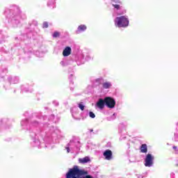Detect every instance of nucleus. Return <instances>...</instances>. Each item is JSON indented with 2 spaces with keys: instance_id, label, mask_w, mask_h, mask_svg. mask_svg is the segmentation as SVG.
<instances>
[{
  "instance_id": "obj_12",
  "label": "nucleus",
  "mask_w": 178,
  "mask_h": 178,
  "mask_svg": "<svg viewBox=\"0 0 178 178\" xmlns=\"http://www.w3.org/2000/svg\"><path fill=\"white\" fill-rule=\"evenodd\" d=\"M140 152H142V154H147V152H148V147H147V144H143L140 146Z\"/></svg>"
},
{
  "instance_id": "obj_33",
  "label": "nucleus",
  "mask_w": 178,
  "mask_h": 178,
  "mask_svg": "<svg viewBox=\"0 0 178 178\" xmlns=\"http://www.w3.org/2000/svg\"><path fill=\"white\" fill-rule=\"evenodd\" d=\"M51 120H54V118H55V115H51Z\"/></svg>"
},
{
  "instance_id": "obj_20",
  "label": "nucleus",
  "mask_w": 178,
  "mask_h": 178,
  "mask_svg": "<svg viewBox=\"0 0 178 178\" xmlns=\"http://www.w3.org/2000/svg\"><path fill=\"white\" fill-rule=\"evenodd\" d=\"M89 116L90 118H91L92 119H95V114L94 113H92V111L89 112Z\"/></svg>"
},
{
  "instance_id": "obj_30",
  "label": "nucleus",
  "mask_w": 178,
  "mask_h": 178,
  "mask_svg": "<svg viewBox=\"0 0 178 178\" xmlns=\"http://www.w3.org/2000/svg\"><path fill=\"white\" fill-rule=\"evenodd\" d=\"M170 177H171V178H175V173H174V172H172V173L170 174Z\"/></svg>"
},
{
  "instance_id": "obj_24",
  "label": "nucleus",
  "mask_w": 178,
  "mask_h": 178,
  "mask_svg": "<svg viewBox=\"0 0 178 178\" xmlns=\"http://www.w3.org/2000/svg\"><path fill=\"white\" fill-rule=\"evenodd\" d=\"M114 119H116V113L113 114L111 118L108 119V120H113Z\"/></svg>"
},
{
  "instance_id": "obj_17",
  "label": "nucleus",
  "mask_w": 178,
  "mask_h": 178,
  "mask_svg": "<svg viewBox=\"0 0 178 178\" xmlns=\"http://www.w3.org/2000/svg\"><path fill=\"white\" fill-rule=\"evenodd\" d=\"M48 6H52V8L55 7V1H50L47 3Z\"/></svg>"
},
{
  "instance_id": "obj_23",
  "label": "nucleus",
  "mask_w": 178,
  "mask_h": 178,
  "mask_svg": "<svg viewBox=\"0 0 178 178\" xmlns=\"http://www.w3.org/2000/svg\"><path fill=\"white\" fill-rule=\"evenodd\" d=\"M91 59H92V56H91L90 55H87L86 56V60H91Z\"/></svg>"
},
{
  "instance_id": "obj_32",
  "label": "nucleus",
  "mask_w": 178,
  "mask_h": 178,
  "mask_svg": "<svg viewBox=\"0 0 178 178\" xmlns=\"http://www.w3.org/2000/svg\"><path fill=\"white\" fill-rule=\"evenodd\" d=\"M54 104L56 105H59V103L58 102H54Z\"/></svg>"
},
{
  "instance_id": "obj_11",
  "label": "nucleus",
  "mask_w": 178,
  "mask_h": 178,
  "mask_svg": "<svg viewBox=\"0 0 178 178\" xmlns=\"http://www.w3.org/2000/svg\"><path fill=\"white\" fill-rule=\"evenodd\" d=\"M90 157H88V156H86L82 159H79V163H82V164L88 163V162H90Z\"/></svg>"
},
{
  "instance_id": "obj_9",
  "label": "nucleus",
  "mask_w": 178,
  "mask_h": 178,
  "mask_svg": "<svg viewBox=\"0 0 178 178\" xmlns=\"http://www.w3.org/2000/svg\"><path fill=\"white\" fill-rule=\"evenodd\" d=\"M87 30V26L85 24L79 25L76 31V34H80V33H84Z\"/></svg>"
},
{
  "instance_id": "obj_22",
  "label": "nucleus",
  "mask_w": 178,
  "mask_h": 178,
  "mask_svg": "<svg viewBox=\"0 0 178 178\" xmlns=\"http://www.w3.org/2000/svg\"><path fill=\"white\" fill-rule=\"evenodd\" d=\"M26 124H27V120H22L21 122V125L22 126V127H24V126H26Z\"/></svg>"
},
{
  "instance_id": "obj_4",
  "label": "nucleus",
  "mask_w": 178,
  "mask_h": 178,
  "mask_svg": "<svg viewBox=\"0 0 178 178\" xmlns=\"http://www.w3.org/2000/svg\"><path fill=\"white\" fill-rule=\"evenodd\" d=\"M104 102L107 108H110L111 109H113L115 108V105H116V102L112 97H106L104 99Z\"/></svg>"
},
{
  "instance_id": "obj_29",
  "label": "nucleus",
  "mask_w": 178,
  "mask_h": 178,
  "mask_svg": "<svg viewBox=\"0 0 178 178\" xmlns=\"http://www.w3.org/2000/svg\"><path fill=\"white\" fill-rule=\"evenodd\" d=\"M33 126H38V122H33Z\"/></svg>"
},
{
  "instance_id": "obj_5",
  "label": "nucleus",
  "mask_w": 178,
  "mask_h": 178,
  "mask_svg": "<svg viewBox=\"0 0 178 178\" xmlns=\"http://www.w3.org/2000/svg\"><path fill=\"white\" fill-rule=\"evenodd\" d=\"M8 17H10V19H11L13 23L14 24H17L18 23H19L20 20V14L17 13V14H13V13H10L8 15Z\"/></svg>"
},
{
  "instance_id": "obj_34",
  "label": "nucleus",
  "mask_w": 178,
  "mask_h": 178,
  "mask_svg": "<svg viewBox=\"0 0 178 178\" xmlns=\"http://www.w3.org/2000/svg\"><path fill=\"white\" fill-rule=\"evenodd\" d=\"M6 15H8V13H6Z\"/></svg>"
},
{
  "instance_id": "obj_7",
  "label": "nucleus",
  "mask_w": 178,
  "mask_h": 178,
  "mask_svg": "<svg viewBox=\"0 0 178 178\" xmlns=\"http://www.w3.org/2000/svg\"><path fill=\"white\" fill-rule=\"evenodd\" d=\"M103 156L106 161H112L113 159V154L110 149H106L103 153Z\"/></svg>"
},
{
  "instance_id": "obj_3",
  "label": "nucleus",
  "mask_w": 178,
  "mask_h": 178,
  "mask_svg": "<svg viewBox=\"0 0 178 178\" xmlns=\"http://www.w3.org/2000/svg\"><path fill=\"white\" fill-rule=\"evenodd\" d=\"M154 157L151 154H147L145 158V166L146 168H151L154 165Z\"/></svg>"
},
{
  "instance_id": "obj_18",
  "label": "nucleus",
  "mask_w": 178,
  "mask_h": 178,
  "mask_svg": "<svg viewBox=\"0 0 178 178\" xmlns=\"http://www.w3.org/2000/svg\"><path fill=\"white\" fill-rule=\"evenodd\" d=\"M52 35H53L54 38H56L59 37V35H60V33L58 31H56L53 33Z\"/></svg>"
},
{
  "instance_id": "obj_6",
  "label": "nucleus",
  "mask_w": 178,
  "mask_h": 178,
  "mask_svg": "<svg viewBox=\"0 0 178 178\" xmlns=\"http://www.w3.org/2000/svg\"><path fill=\"white\" fill-rule=\"evenodd\" d=\"M111 3L116 10H122V9H123V7L120 6L122 5V1L120 0H111Z\"/></svg>"
},
{
  "instance_id": "obj_14",
  "label": "nucleus",
  "mask_w": 178,
  "mask_h": 178,
  "mask_svg": "<svg viewBox=\"0 0 178 178\" xmlns=\"http://www.w3.org/2000/svg\"><path fill=\"white\" fill-rule=\"evenodd\" d=\"M111 87H112V83L111 82H104L103 83V88H105L106 90L111 88Z\"/></svg>"
},
{
  "instance_id": "obj_27",
  "label": "nucleus",
  "mask_w": 178,
  "mask_h": 178,
  "mask_svg": "<svg viewBox=\"0 0 178 178\" xmlns=\"http://www.w3.org/2000/svg\"><path fill=\"white\" fill-rule=\"evenodd\" d=\"M175 141H178V134H175Z\"/></svg>"
},
{
  "instance_id": "obj_15",
  "label": "nucleus",
  "mask_w": 178,
  "mask_h": 178,
  "mask_svg": "<svg viewBox=\"0 0 178 178\" xmlns=\"http://www.w3.org/2000/svg\"><path fill=\"white\" fill-rule=\"evenodd\" d=\"M77 112H79V111H77V110L74 111V112H72V117L76 120H80V118L77 117Z\"/></svg>"
},
{
  "instance_id": "obj_19",
  "label": "nucleus",
  "mask_w": 178,
  "mask_h": 178,
  "mask_svg": "<svg viewBox=\"0 0 178 178\" xmlns=\"http://www.w3.org/2000/svg\"><path fill=\"white\" fill-rule=\"evenodd\" d=\"M11 82H13L14 84H16V83H19V77H14Z\"/></svg>"
},
{
  "instance_id": "obj_26",
  "label": "nucleus",
  "mask_w": 178,
  "mask_h": 178,
  "mask_svg": "<svg viewBox=\"0 0 178 178\" xmlns=\"http://www.w3.org/2000/svg\"><path fill=\"white\" fill-rule=\"evenodd\" d=\"M127 13V10H124V9H123V10H122V11L120 12V13H119L118 15H124V13Z\"/></svg>"
},
{
  "instance_id": "obj_1",
  "label": "nucleus",
  "mask_w": 178,
  "mask_h": 178,
  "mask_svg": "<svg viewBox=\"0 0 178 178\" xmlns=\"http://www.w3.org/2000/svg\"><path fill=\"white\" fill-rule=\"evenodd\" d=\"M114 24L115 27H119V28L129 27V17L127 15H122L120 17H117L114 19Z\"/></svg>"
},
{
  "instance_id": "obj_8",
  "label": "nucleus",
  "mask_w": 178,
  "mask_h": 178,
  "mask_svg": "<svg viewBox=\"0 0 178 178\" xmlns=\"http://www.w3.org/2000/svg\"><path fill=\"white\" fill-rule=\"evenodd\" d=\"M105 99L104 100L103 99H99L98 102L96 103L95 106L96 108H98L101 111L105 108Z\"/></svg>"
},
{
  "instance_id": "obj_10",
  "label": "nucleus",
  "mask_w": 178,
  "mask_h": 178,
  "mask_svg": "<svg viewBox=\"0 0 178 178\" xmlns=\"http://www.w3.org/2000/svg\"><path fill=\"white\" fill-rule=\"evenodd\" d=\"M70 54H72V48L70 47H66L63 51V56H69Z\"/></svg>"
},
{
  "instance_id": "obj_28",
  "label": "nucleus",
  "mask_w": 178,
  "mask_h": 178,
  "mask_svg": "<svg viewBox=\"0 0 178 178\" xmlns=\"http://www.w3.org/2000/svg\"><path fill=\"white\" fill-rule=\"evenodd\" d=\"M172 148L175 149V152H178V148L177 146H173Z\"/></svg>"
},
{
  "instance_id": "obj_13",
  "label": "nucleus",
  "mask_w": 178,
  "mask_h": 178,
  "mask_svg": "<svg viewBox=\"0 0 178 178\" xmlns=\"http://www.w3.org/2000/svg\"><path fill=\"white\" fill-rule=\"evenodd\" d=\"M41 145V142H40L39 139H34L33 141L32 142V145L33 147H38L40 148V145Z\"/></svg>"
},
{
  "instance_id": "obj_2",
  "label": "nucleus",
  "mask_w": 178,
  "mask_h": 178,
  "mask_svg": "<svg viewBox=\"0 0 178 178\" xmlns=\"http://www.w3.org/2000/svg\"><path fill=\"white\" fill-rule=\"evenodd\" d=\"M80 147H81L80 142L70 141L68 143L67 146L65 147V149H67V154H69V152H71L72 154H74V152H79L80 149Z\"/></svg>"
},
{
  "instance_id": "obj_31",
  "label": "nucleus",
  "mask_w": 178,
  "mask_h": 178,
  "mask_svg": "<svg viewBox=\"0 0 178 178\" xmlns=\"http://www.w3.org/2000/svg\"><path fill=\"white\" fill-rule=\"evenodd\" d=\"M138 178H144V176H143L142 175H138Z\"/></svg>"
},
{
  "instance_id": "obj_21",
  "label": "nucleus",
  "mask_w": 178,
  "mask_h": 178,
  "mask_svg": "<svg viewBox=\"0 0 178 178\" xmlns=\"http://www.w3.org/2000/svg\"><path fill=\"white\" fill-rule=\"evenodd\" d=\"M78 107L79 108V109H81V111H84V106L83 105V104L79 103L78 104Z\"/></svg>"
},
{
  "instance_id": "obj_16",
  "label": "nucleus",
  "mask_w": 178,
  "mask_h": 178,
  "mask_svg": "<svg viewBox=\"0 0 178 178\" xmlns=\"http://www.w3.org/2000/svg\"><path fill=\"white\" fill-rule=\"evenodd\" d=\"M60 65H61V66H63V67H65V66H67V60H63L62 61H60Z\"/></svg>"
},
{
  "instance_id": "obj_25",
  "label": "nucleus",
  "mask_w": 178,
  "mask_h": 178,
  "mask_svg": "<svg viewBox=\"0 0 178 178\" xmlns=\"http://www.w3.org/2000/svg\"><path fill=\"white\" fill-rule=\"evenodd\" d=\"M43 29H48V22L43 23Z\"/></svg>"
}]
</instances>
